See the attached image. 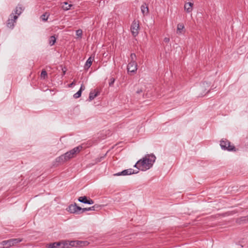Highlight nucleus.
<instances>
[{
  "label": "nucleus",
  "instance_id": "obj_35",
  "mask_svg": "<svg viewBox=\"0 0 248 248\" xmlns=\"http://www.w3.org/2000/svg\"><path fill=\"white\" fill-rule=\"evenodd\" d=\"M164 41L166 43H168L170 41V38L169 37H165L164 39Z\"/></svg>",
  "mask_w": 248,
  "mask_h": 248
},
{
  "label": "nucleus",
  "instance_id": "obj_30",
  "mask_svg": "<svg viewBox=\"0 0 248 248\" xmlns=\"http://www.w3.org/2000/svg\"><path fill=\"white\" fill-rule=\"evenodd\" d=\"M76 35L79 37H81L82 35V31L81 30L79 29L76 31Z\"/></svg>",
  "mask_w": 248,
  "mask_h": 248
},
{
  "label": "nucleus",
  "instance_id": "obj_6",
  "mask_svg": "<svg viewBox=\"0 0 248 248\" xmlns=\"http://www.w3.org/2000/svg\"><path fill=\"white\" fill-rule=\"evenodd\" d=\"M67 246L64 244V241L49 243L47 246L48 248H65Z\"/></svg>",
  "mask_w": 248,
  "mask_h": 248
},
{
  "label": "nucleus",
  "instance_id": "obj_19",
  "mask_svg": "<svg viewBox=\"0 0 248 248\" xmlns=\"http://www.w3.org/2000/svg\"><path fill=\"white\" fill-rule=\"evenodd\" d=\"M247 222H248V218L246 217H242L236 220V222L239 224Z\"/></svg>",
  "mask_w": 248,
  "mask_h": 248
},
{
  "label": "nucleus",
  "instance_id": "obj_2",
  "mask_svg": "<svg viewBox=\"0 0 248 248\" xmlns=\"http://www.w3.org/2000/svg\"><path fill=\"white\" fill-rule=\"evenodd\" d=\"M220 145L222 150L228 151H236V149L233 145H231V142L227 139H222L220 140Z\"/></svg>",
  "mask_w": 248,
  "mask_h": 248
},
{
  "label": "nucleus",
  "instance_id": "obj_24",
  "mask_svg": "<svg viewBox=\"0 0 248 248\" xmlns=\"http://www.w3.org/2000/svg\"><path fill=\"white\" fill-rule=\"evenodd\" d=\"M47 77V74L45 70H43L41 73V78L43 79H46Z\"/></svg>",
  "mask_w": 248,
  "mask_h": 248
},
{
  "label": "nucleus",
  "instance_id": "obj_7",
  "mask_svg": "<svg viewBox=\"0 0 248 248\" xmlns=\"http://www.w3.org/2000/svg\"><path fill=\"white\" fill-rule=\"evenodd\" d=\"M139 172V171H135L132 169H129L124 170L121 172L114 174V176H121V175H128L133 174H136Z\"/></svg>",
  "mask_w": 248,
  "mask_h": 248
},
{
  "label": "nucleus",
  "instance_id": "obj_27",
  "mask_svg": "<svg viewBox=\"0 0 248 248\" xmlns=\"http://www.w3.org/2000/svg\"><path fill=\"white\" fill-rule=\"evenodd\" d=\"M48 16L49 15H46V13L41 16V18L43 21H46L48 18Z\"/></svg>",
  "mask_w": 248,
  "mask_h": 248
},
{
  "label": "nucleus",
  "instance_id": "obj_26",
  "mask_svg": "<svg viewBox=\"0 0 248 248\" xmlns=\"http://www.w3.org/2000/svg\"><path fill=\"white\" fill-rule=\"evenodd\" d=\"M64 157H65V159L66 160V161H67L68 160H69V159L73 158L71 155L68 152H67L66 153H65V154H63Z\"/></svg>",
  "mask_w": 248,
  "mask_h": 248
},
{
  "label": "nucleus",
  "instance_id": "obj_31",
  "mask_svg": "<svg viewBox=\"0 0 248 248\" xmlns=\"http://www.w3.org/2000/svg\"><path fill=\"white\" fill-rule=\"evenodd\" d=\"M114 81H115V78H110V79H109V83H108L109 86H113V84L114 83Z\"/></svg>",
  "mask_w": 248,
  "mask_h": 248
},
{
  "label": "nucleus",
  "instance_id": "obj_33",
  "mask_svg": "<svg viewBox=\"0 0 248 248\" xmlns=\"http://www.w3.org/2000/svg\"><path fill=\"white\" fill-rule=\"evenodd\" d=\"M85 89V87L84 86V85L82 84L81 86H80V88L79 90V91H80L81 92H82L83 91H84Z\"/></svg>",
  "mask_w": 248,
  "mask_h": 248
},
{
  "label": "nucleus",
  "instance_id": "obj_18",
  "mask_svg": "<svg viewBox=\"0 0 248 248\" xmlns=\"http://www.w3.org/2000/svg\"><path fill=\"white\" fill-rule=\"evenodd\" d=\"M67 210L71 213H76L77 212L76 210V203L70 205L67 208Z\"/></svg>",
  "mask_w": 248,
  "mask_h": 248
},
{
  "label": "nucleus",
  "instance_id": "obj_14",
  "mask_svg": "<svg viewBox=\"0 0 248 248\" xmlns=\"http://www.w3.org/2000/svg\"><path fill=\"white\" fill-rule=\"evenodd\" d=\"M141 11L144 16L147 15L149 14L148 6L146 3L141 6Z\"/></svg>",
  "mask_w": 248,
  "mask_h": 248
},
{
  "label": "nucleus",
  "instance_id": "obj_1",
  "mask_svg": "<svg viewBox=\"0 0 248 248\" xmlns=\"http://www.w3.org/2000/svg\"><path fill=\"white\" fill-rule=\"evenodd\" d=\"M155 159L156 157L153 154L146 155L145 157L138 161L134 167L141 171H145L153 166Z\"/></svg>",
  "mask_w": 248,
  "mask_h": 248
},
{
  "label": "nucleus",
  "instance_id": "obj_3",
  "mask_svg": "<svg viewBox=\"0 0 248 248\" xmlns=\"http://www.w3.org/2000/svg\"><path fill=\"white\" fill-rule=\"evenodd\" d=\"M17 19V16H14V13H12L6 22L7 27L11 29H13L15 26L14 23L16 22Z\"/></svg>",
  "mask_w": 248,
  "mask_h": 248
},
{
  "label": "nucleus",
  "instance_id": "obj_8",
  "mask_svg": "<svg viewBox=\"0 0 248 248\" xmlns=\"http://www.w3.org/2000/svg\"><path fill=\"white\" fill-rule=\"evenodd\" d=\"M128 73H135L137 70V64L136 62H130L127 66Z\"/></svg>",
  "mask_w": 248,
  "mask_h": 248
},
{
  "label": "nucleus",
  "instance_id": "obj_20",
  "mask_svg": "<svg viewBox=\"0 0 248 248\" xmlns=\"http://www.w3.org/2000/svg\"><path fill=\"white\" fill-rule=\"evenodd\" d=\"M62 4V8L65 11L69 10L71 7L72 6V4H68L66 2H63Z\"/></svg>",
  "mask_w": 248,
  "mask_h": 248
},
{
  "label": "nucleus",
  "instance_id": "obj_29",
  "mask_svg": "<svg viewBox=\"0 0 248 248\" xmlns=\"http://www.w3.org/2000/svg\"><path fill=\"white\" fill-rule=\"evenodd\" d=\"M82 92L80 91H78L76 93H75L73 95L75 98H78L81 96Z\"/></svg>",
  "mask_w": 248,
  "mask_h": 248
},
{
  "label": "nucleus",
  "instance_id": "obj_23",
  "mask_svg": "<svg viewBox=\"0 0 248 248\" xmlns=\"http://www.w3.org/2000/svg\"><path fill=\"white\" fill-rule=\"evenodd\" d=\"M76 210H77L76 214H79L83 213V208L78 206L76 203Z\"/></svg>",
  "mask_w": 248,
  "mask_h": 248
},
{
  "label": "nucleus",
  "instance_id": "obj_5",
  "mask_svg": "<svg viewBox=\"0 0 248 248\" xmlns=\"http://www.w3.org/2000/svg\"><path fill=\"white\" fill-rule=\"evenodd\" d=\"M22 241L20 238H12L7 240H4V244L6 248H9Z\"/></svg>",
  "mask_w": 248,
  "mask_h": 248
},
{
  "label": "nucleus",
  "instance_id": "obj_36",
  "mask_svg": "<svg viewBox=\"0 0 248 248\" xmlns=\"http://www.w3.org/2000/svg\"><path fill=\"white\" fill-rule=\"evenodd\" d=\"M104 156H101L100 158L96 159V162H100L104 158Z\"/></svg>",
  "mask_w": 248,
  "mask_h": 248
},
{
  "label": "nucleus",
  "instance_id": "obj_10",
  "mask_svg": "<svg viewBox=\"0 0 248 248\" xmlns=\"http://www.w3.org/2000/svg\"><path fill=\"white\" fill-rule=\"evenodd\" d=\"M24 10V8L21 4H18L16 9L12 13H14V16H17V17L20 16Z\"/></svg>",
  "mask_w": 248,
  "mask_h": 248
},
{
  "label": "nucleus",
  "instance_id": "obj_4",
  "mask_svg": "<svg viewBox=\"0 0 248 248\" xmlns=\"http://www.w3.org/2000/svg\"><path fill=\"white\" fill-rule=\"evenodd\" d=\"M131 31L132 35L136 37L139 34V31L140 30L139 22L134 20L131 26Z\"/></svg>",
  "mask_w": 248,
  "mask_h": 248
},
{
  "label": "nucleus",
  "instance_id": "obj_32",
  "mask_svg": "<svg viewBox=\"0 0 248 248\" xmlns=\"http://www.w3.org/2000/svg\"><path fill=\"white\" fill-rule=\"evenodd\" d=\"M143 90L142 88H140V89H138L136 91V93L137 94H140V93H143Z\"/></svg>",
  "mask_w": 248,
  "mask_h": 248
},
{
  "label": "nucleus",
  "instance_id": "obj_13",
  "mask_svg": "<svg viewBox=\"0 0 248 248\" xmlns=\"http://www.w3.org/2000/svg\"><path fill=\"white\" fill-rule=\"evenodd\" d=\"M64 244H66V246L67 247L65 248H70V247H77L78 246L79 243H81V241H64Z\"/></svg>",
  "mask_w": 248,
  "mask_h": 248
},
{
  "label": "nucleus",
  "instance_id": "obj_15",
  "mask_svg": "<svg viewBox=\"0 0 248 248\" xmlns=\"http://www.w3.org/2000/svg\"><path fill=\"white\" fill-rule=\"evenodd\" d=\"M193 5V3L191 2H188L185 3L184 6L185 10L188 13L191 12L192 10V6Z\"/></svg>",
  "mask_w": 248,
  "mask_h": 248
},
{
  "label": "nucleus",
  "instance_id": "obj_25",
  "mask_svg": "<svg viewBox=\"0 0 248 248\" xmlns=\"http://www.w3.org/2000/svg\"><path fill=\"white\" fill-rule=\"evenodd\" d=\"M95 208V205H94L93 206L88 207V208H83V212L88 211H94Z\"/></svg>",
  "mask_w": 248,
  "mask_h": 248
},
{
  "label": "nucleus",
  "instance_id": "obj_17",
  "mask_svg": "<svg viewBox=\"0 0 248 248\" xmlns=\"http://www.w3.org/2000/svg\"><path fill=\"white\" fill-rule=\"evenodd\" d=\"M93 60V58H92L91 57L88 59L84 65V68L85 69H88L91 67Z\"/></svg>",
  "mask_w": 248,
  "mask_h": 248
},
{
  "label": "nucleus",
  "instance_id": "obj_22",
  "mask_svg": "<svg viewBox=\"0 0 248 248\" xmlns=\"http://www.w3.org/2000/svg\"><path fill=\"white\" fill-rule=\"evenodd\" d=\"M56 41V38L54 36H51L49 38V44L52 46L54 45Z\"/></svg>",
  "mask_w": 248,
  "mask_h": 248
},
{
  "label": "nucleus",
  "instance_id": "obj_11",
  "mask_svg": "<svg viewBox=\"0 0 248 248\" xmlns=\"http://www.w3.org/2000/svg\"><path fill=\"white\" fill-rule=\"evenodd\" d=\"M100 93V92L97 89H94L93 91L90 93L89 96V100L90 101L93 100L96 96H98Z\"/></svg>",
  "mask_w": 248,
  "mask_h": 248
},
{
  "label": "nucleus",
  "instance_id": "obj_28",
  "mask_svg": "<svg viewBox=\"0 0 248 248\" xmlns=\"http://www.w3.org/2000/svg\"><path fill=\"white\" fill-rule=\"evenodd\" d=\"M131 61L130 62H136V55L135 53H131L130 55Z\"/></svg>",
  "mask_w": 248,
  "mask_h": 248
},
{
  "label": "nucleus",
  "instance_id": "obj_12",
  "mask_svg": "<svg viewBox=\"0 0 248 248\" xmlns=\"http://www.w3.org/2000/svg\"><path fill=\"white\" fill-rule=\"evenodd\" d=\"M82 149V147L81 146H78L68 152L73 157H74L78 153L80 152Z\"/></svg>",
  "mask_w": 248,
  "mask_h": 248
},
{
  "label": "nucleus",
  "instance_id": "obj_37",
  "mask_svg": "<svg viewBox=\"0 0 248 248\" xmlns=\"http://www.w3.org/2000/svg\"><path fill=\"white\" fill-rule=\"evenodd\" d=\"M74 85H75V83L74 82H73L72 83H71L70 85H69V87H72V86H73Z\"/></svg>",
  "mask_w": 248,
  "mask_h": 248
},
{
  "label": "nucleus",
  "instance_id": "obj_21",
  "mask_svg": "<svg viewBox=\"0 0 248 248\" xmlns=\"http://www.w3.org/2000/svg\"><path fill=\"white\" fill-rule=\"evenodd\" d=\"M184 29V25L183 24H178L177 28V33L181 34L182 33L183 29Z\"/></svg>",
  "mask_w": 248,
  "mask_h": 248
},
{
  "label": "nucleus",
  "instance_id": "obj_9",
  "mask_svg": "<svg viewBox=\"0 0 248 248\" xmlns=\"http://www.w3.org/2000/svg\"><path fill=\"white\" fill-rule=\"evenodd\" d=\"M78 201L82 203L88 204H93L94 203V202L93 200L91 199L90 198H88L85 196L79 197L78 199Z\"/></svg>",
  "mask_w": 248,
  "mask_h": 248
},
{
  "label": "nucleus",
  "instance_id": "obj_34",
  "mask_svg": "<svg viewBox=\"0 0 248 248\" xmlns=\"http://www.w3.org/2000/svg\"><path fill=\"white\" fill-rule=\"evenodd\" d=\"M0 248H6L3 241L0 243Z\"/></svg>",
  "mask_w": 248,
  "mask_h": 248
},
{
  "label": "nucleus",
  "instance_id": "obj_16",
  "mask_svg": "<svg viewBox=\"0 0 248 248\" xmlns=\"http://www.w3.org/2000/svg\"><path fill=\"white\" fill-rule=\"evenodd\" d=\"M55 161L57 163H58L59 164H63L67 161L65 159V157H64L63 154L57 157L55 159Z\"/></svg>",
  "mask_w": 248,
  "mask_h": 248
}]
</instances>
